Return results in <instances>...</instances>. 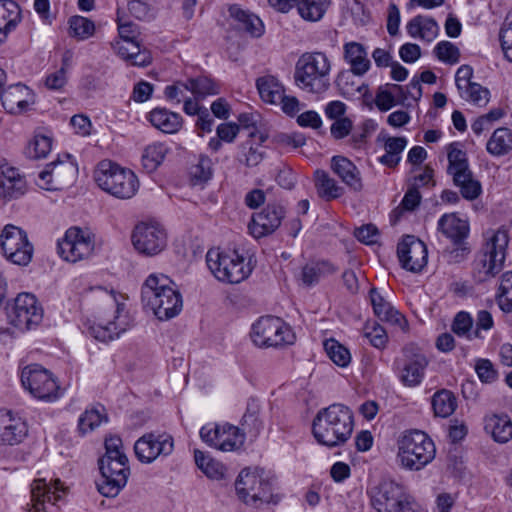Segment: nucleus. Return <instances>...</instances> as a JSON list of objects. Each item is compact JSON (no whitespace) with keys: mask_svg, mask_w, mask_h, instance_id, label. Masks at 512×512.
Returning a JSON list of instances; mask_svg holds the SVG:
<instances>
[{"mask_svg":"<svg viewBox=\"0 0 512 512\" xmlns=\"http://www.w3.org/2000/svg\"><path fill=\"white\" fill-rule=\"evenodd\" d=\"M353 427L352 411L343 404L334 403L317 412L312 423V434L319 444L333 448L347 442Z\"/></svg>","mask_w":512,"mask_h":512,"instance_id":"nucleus-1","label":"nucleus"},{"mask_svg":"<svg viewBox=\"0 0 512 512\" xmlns=\"http://www.w3.org/2000/svg\"><path fill=\"white\" fill-rule=\"evenodd\" d=\"M141 301L161 321L177 316L183 307L182 296L164 274H151L141 288Z\"/></svg>","mask_w":512,"mask_h":512,"instance_id":"nucleus-2","label":"nucleus"},{"mask_svg":"<svg viewBox=\"0 0 512 512\" xmlns=\"http://www.w3.org/2000/svg\"><path fill=\"white\" fill-rule=\"evenodd\" d=\"M331 63L323 52H306L295 68V82L304 91L321 94L330 86Z\"/></svg>","mask_w":512,"mask_h":512,"instance_id":"nucleus-3","label":"nucleus"},{"mask_svg":"<svg viewBox=\"0 0 512 512\" xmlns=\"http://www.w3.org/2000/svg\"><path fill=\"white\" fill-rule=\"evenodd\" d=\"M397 460L403 469L420 471L433 461L436 447L433 440L421 430L403 433L397 442Z\"/></svg>","mask_w":512,"mask_h":512,"instance_id":"nucleus-4","label":"nucleus"},{"mask_svg":"<svg viewBox=\"0 0 512 512\" xmlns=\"http://www.w3.org/2000/svg\"><path fill=\"white\" fill-rule=\"evenodd\" d=\"M94 177L103 191L119 199H130L139 189V181L134 172L110 160L98 164Z\"/></svg>","mask_w":512,"mask_h":512,"instance_id":"nucleus-5","label":"nucleus"},{"mask_svg":"<svg viewBox=\"0 0 512 512\" xmlns=\"http://www.w3.org/2000/svg\"><path fill=\"white\" fill-rule=\"evenodd\" d=\"M235 489L245 504L256 508L264 504L276 505L280 501L279 495L273 494L272 483L258 469H243L236 479Z\"/></svg>","mask_w":512,"mask_h":512,"instance_id":"nucleus-6","label":"nucleus"},{"mask_svg":"<svg viewBox=\"0 0 512 512\" xmlns=\"http://www.w3.org/2000/svg\"><path fill=\"white\" fill-rule=\"evenodd\" d=\"M372 507L377 512H417L418 505L406 492L404 486L383 480L368 491Z\"/></svg>","mask_w":512,"mask_h":512,"instance_id":"nucleus-7","label":"nucleus"},{"mask_svg":"<svg viewBox=\"0 0 512 512\" xmlns=\"http://www.w3.org/2000/svg\"><path fill=\"white\" fill-rule=\"evenodd\" d=\"M206 263L216 279L228 284L240 283L252 272L249 263L237 251L210 249L206 254Z\"/></svg>","mask_w":512,"mask_h":512,"instance_id":"nucleus-8","label":"nucleus"},{"mask_svg":"<svg viewBox=\"0 0 512 512\" xmlns=\"http://www.w3.org/2000/svg\"><path fill=\"white\" fill-rule=\"evenodd\" d=\"M251 339L256 346L268 348L293 344L295 335L279 317L265 316L253 324Z\"/></svg>","mask_w":512,"mask_h":512,"instance_id":"nucleus-9","label":"nucleus"},{"mask_svg":"<svg viewBox=\"0 0 512 512\" xmlns=\"http://www.w3.org/2000/svg\"><path fill=\"white\" fill-rule=\"evenodd\" d=\"M21 383L32 396L39 400L55 401L61 395L60 387L53 374L39 364L23 368Z\"/></svg>","mask_w":512,"mask_h":512,"instance_id":"nucleus-10","label":"nucleus"},{"mask_svg":"<svg viewBox=\"0 0 512 512\" xmlns=\"http://www.w3.org/2000/svg\"><path fill=\"white\" fill-rule=\"evenodd\" d=\"M98 465L101 478L96 483L97 490L105 497H116L130 475L128 460L100 458Z\"/></svg>","mask_w":512,"mask_h":512,"instance_id":"nucleus-11","label":"nucleus"},{"mask_svg":"<svg viewBox=\"0 0 512 512\" xmlns=\"http://www.w3.org/2000/svg\"><path fill=\"white\" fill-rule=\"evenodd\" d=\"M0 243L4 256L10 262L20 266L30 263L33 246L24 230L12 224L6 225L0 235Z\"/></svg>","mask_w":512,"mask_h":512,"instance_id":"nucleus-12","label":"nucleus"},{"mask_svg":"<svg viewBox=\"0 0 512 512\" xmlns=\"http://www.w3.org/2000/svg\"><path fill=\"white\" fill-rule=\"evenodd\" d=\"M201 439L209 446L223 452L239 450L245 442V435L231 424L209 423L200 429Z\"/></svg>","mask_w":512,"mask_h":512,"instance_id":"nucleus-13","label":"nucleus"},{"mask_svg":"<svg viewBox=\"0 0 512 512\" xmlns=\"http://www.w3.org/2000/svg\"><path fill=\"white\" fill-rule=\"evenodd\" d=\"M132 244L144 256L159 254L166 247L167 236L164 228L156 222H141L132 233Z\"/></svg>","mask_w":512,"mask_h":512,"instance_id":"nucleus-14","label":"nucleus"},{"mask_svg":"<svg viewBox=\"0 0 512 512\" xmlns=\"http://www.w3.org/2000/svg\"><path fill=\"white\" fill-rule=\"evenodd\" d=\"M56 160L47 164L39 173L37 185L47 191H58L69 187L75 180L77 167L69 160Z\"/></svg>","mask_w":512,"mask_h":512,"instance_id":"nucleus-15","label":"nucleus"},{"mask_svg":"<svg viewBox=\"0 0 512 512\" xmlns=\"http://www.w3.org/2000/svg\"><path fill=\"white\" fill-rule=\"evenodd\" d=\"M173 450V437L167 433H146L134 444L137 459L145 464L152 463L159 456H168Z\"/></svg>","mask_w":512,"mask_h":512,"instance_id":"nucleus-16","label":"nucleus"},{"mask_svg":"<svg viewBox=\"0 0 512 512\" xmlns=\"http://www.w3.org/2000/svg\"><path fill=\"white\" fill-rule=\"evenodd\" d=\"M113 315L112 318H102L97 324L90 327L91 335L102 342L111 341L124 333L131 325V320L125 312V304L118 303L112 299Z\"/></svg>","mask_w":512,"mask_h":512,"instance_id":"nucleus-17","label":"nucleus"},{"mask_svg":"<svg viewBox=\"0 0 512 512\" xmlns=\"http://www.w3.org/2000/svg\"><path fill=\"white\" fill-rule=\"evenodd\" d=\"M58 254L68 262L75 263L87 258L94 245L88 233L78 227L69 228L63 239L58 241Z\"/></svg>","mask_w":512,"mask_h":512,"instance_id":"nucleus-18","label":"nucleus"},{"mask_svg":"<svg viewBox=\"0 0 512 512\" xmlns=\"http://www.w3.org/2000/svg\"><path fill=\"white\" fill-rule=\"evenodd\" d=\"M13 326L21 330H30L38 325L43 318V310L36 297L30 293H20L14 301L9 315Z\"/></svg>","mask_w":512,"mask_h":512,"instance_id":"nucleus-19","label":"nucleus"},{"mask_svg":"<svg viewBox=\"0 0 512 512\" xmlns=\"http://www.w3.org/2000/svg\"><path fill=\"white\" fill-rule=\"evenodd\" d=\"M429 364L427 357L415 347L404 349L403 363L399 366V379L406 387L419 386L425 376Z\"/></svg>","mask_w":512,"mask_h":512,"instance_id":"nucleus-20","label":"nucleus"},{"mask_svg":"<svg viewBox=\"0 0 512 512\" xmlns=\"http://www.w3.org/2000/svg\"><path fill=\"white\" fill-rule=\"evenodd\" d=\"M397 255L402 268L411 272H419L427 264V247L413 235H406L397 246Z\"/></svg>","mask_w":512,"mask_h":512,"instance_id":"nucleus-21","label":"nucleus"},{"mask_svg":"<svg viewBox=\"0 0 512 512\" xmlns=\"http://www.w3.org/2000/svg\"><path fill=\"white\" fill-rule=\"evenodd\" d=\"M286 214L285 208L277 203L268 204L262 211L255 213L248 228L255 238L272 234L279 228Z\"/></svg>","mask_w":512,"mask_h":512,"instance_id":"nucleus-22","label":"nucleus"},{"mask_svg":"<svg viewBox=\"0 0 512 512\" xmlns=\"http://www.w3.org/2000/svg\"><path fill=\"white\" fill-rule=\"evenodd\" d=\"M65 488L59 479L47 483L45 479H36L31 484L32 506L29 512H48L46 503L54 505L62 499Z\"/></svg>","mask_w":512,"mask_h":512,"instance_id":"nucleus-23","label":"nucleus"},{"mask_svg":"<svg viewBox=\"0 0 512 512\" xmlns=\"http://www.w3.org/2000/svg\"><path fill=\"white\" fill-rule=\"evenodd\" d=\"M3 108L10 114L24 112L30 104L34 103L32 91L24 84L17 83L8 86L1 94Z\"/></svg>","mask_w":512,"mask_h":512,"instance_id":"nucleus-24","label":"nucleus"},{"mask_svg":"<svg viewBox=\"0 0 512 512\" xmlns=\"http://www.w3.org/2000/svg\"><path fill=\"white\" fill-rule=\"evenodd\" d=\"M27 435V426L10 412H0V444L15 445Z\"/></svg>","mask_w":512,"mask_h":512,"instance_id":"nucleus-25","label":"nucleus"},{"mask_svg":"<svg viewBox=\"0 0 512 512\" xmlns=\"http://www.w3.org/2000/svg\"><path fill=\"white\" fill-rule=\"evenodd\" d=\"M370 302L378 319L398 326L402 330L407 327L405 317L386 301L376 288L370 290Z\"/></svg>","mask_w":512,"mask_h":512,"instance_id":"nucleus-26","label":"nucleus"},{"mask_svg":"<svg viewBox=\"0 0 512 512\" xmlns=\"http://www.w3.org/2000/svg\"><path fill=\"white\" fill-rule=\"evenodd\" d=\"M437 230L450 239L453 244L460 245L469 234V224L459 218L456 213H446L440 217Z\"/></svg>","mask_w":512,"mask_h":512,"instance_id":"nucleus-27","label":"nucleus"},{"mask_svg":"<svg viewBox=\"0 0 512 512\" xmlns=\"http://www.w3.org/2000/svg\"><path fill=\"white\" fill-rule=\"evenodd\" d=\"M331 169L353 191L363 188L361 174L355 164L344 156H334L331 159Z\"/></svg>","mask_w":512,"mask_h":512,"instance_id":"nucleus-28","label":"nucleus"},{"mask_svg":"<svg viewBox=\"0 0 512 512\" xmlns=\"http://www.w3.org/2000/svg\"><path fill=\"white\" fill-rule=\"evenodd\" d=\"M509 235L506 230H497L487 241L484 257L492 261V270L503 268L506 259Z\"/></svg>","mask_w":512,"mask_h":512,"instance_id":"nucleus-29","label":"nucleus"},{"mask_svg":"<svg viewBox=\"0 0 512 512\" xmlns=\"http://www.w3.org/2000/svg\"><path fill=\"white\" fill-rule=\"evenodd\" d=\"M344 60L350 65V70L355 76L365 75L370 67L371 62L365 47L358 42H348L344 44Z\"/></svg>","mask_w":512,"mask_h":512,"instance_id":"nucleus-30","label":"nucleus"},{"mask_svg":"<svg viewBox=\"0 0 512 512\" xmlns=\"http://www.w3.org/2000/svg\"><path fill=\"white\" fill-rule=\"evenodd\" d=\"M21 8L14 0H0V45L21 21Z\"/></svg>","mask_w":512,"mask_h":512,"instance_id":"nucleus-31","label":"nucleus"},{"mask_svg":"<svg viewBox=\"0 0 512 512\" xmlns=\"http://www.w3.org/2000/svg\"><path fill=\"white\" fill-rule=\"evenodd\" d=\"M484 430L498 443L512 438V421L507 414H490L484 417Z\"/></svg>","mask_w":512,"mask_h":512,"instance_id":"nucleus-32","label":"nucleus"},{"mask_svg":"<svg viewBox=\"0 0 512 512\" xmlns=\"http://www.w3.org/2000/svg\"><path fill=\"white\" fill-rule=\"evenodd\" d=\"M337 267L327 260L311 261L301 270V281L304 286L316 285L322 278L337 272Z\"/></svg>","mask_w":512,"mask_h":512,"instance_id":"nucleus-33","label":"nucleus"},{"mask_svg":"<svg viewBox=\"0 0 512 512\" xmlns=\"http://www.w3.org/2000/svg\"><path fill=\"white\" fill-rule=\"evenodd\" d=\"M25 181L18 170L7 165L1 167L0 196L4 198H16L23 194Z\"/></svg>","mask_w":512,"mask_h":512,"instance_id":"nucleus-34","label":"nucleus"},{"mask_svg":"<svg viewBox=\"0 0 512 512\" xmlns=\"http://www.w3.org/2000/svg\"><path fill=\"white\" fill-rule=\"evenodd\" d=\"M148 119L155 128L168 134L178 132L183 122L180 114L171 112L166 108L153 109L149 113Z\"/></svg>","mask_w":512,"mask_h":512,"instance_id":"nucleus-35","label":"nucleus"},{"mask_svg":"<svg viewBox=\"0 0 512 512\" xmlns=\"http://www.w3.org/2000/svg\"><path fill=\"white\" fill-rule=\"evenodd\" d=\"M406 30L412 38L431 42L436 38L439 27L433 18L417 15L407 23Z\"/></svg>","mask_w":512,"mask_h":512,"instance_id":"nucleus-36","label":"nucleus"},{"mask_svg":"<svg viewBox=\"0 0 512 512\" xmlns=\"http://www.w3.org/2000/svg\"><path fill=\"white\" fill-rule=\"evenodd\" d=\"M229 15L239 23V28L245 30L253 37H260L264 33L262 20L253 13L243 10L239 5H231Z\"/></svg>","mask_w":512,"mask_h":512,"instance_id":"nucleus-37","label":"nucleus"},{"mask_svg":"<svg viewBox=\"0 0 512 512\" xmlns=\"http://www.w3.org/2000/svg\"><path fill=\"white\" fill-rule=\"evenodd\" d=\"M256 87L261 99L269 104L277 105L285 93L284 86L272 75H265L256 80Z\"/></svg>","mask_w":512,"mask_h":512,"instance_id":"nucleus-38","label":"nucleus"},{"mask_svg":"<svg viewBox=\"0 0 512 512\" xmlns=\"http://www.w3.org/2000/svg\"><path fill=\"white\" fill-rule=\"evenodd\" d=\"M315 187L320 198L331 201L344 194V188L324 170L315 172Z\"/></svg>","mask_w":512,"mask_h":512,"instance_id":"nucleus-39","label":"nucleus"},{"mask_svg":"<svg viewBox=\"0 0 512 512\" xmlns=\"http://www.w3.org/2000/svg\"><path fill=\"white\" fill-rule=\"evenodd\" d=\"M330 4L331 0H297L295 6L302 19L317 22L323 18Z\"/></svg>","mask_w":512,"mask_h":512,"instance_id":"nucleus-40","label":"nucleus"},{"mask_svg":"<svg viewBox=\"0 0 512 512\" xmlns=\"http://www.w3.org/2000/svg\"><path fill=\"white\" fill-rule=\"evenodd\" d=\"M488 153L503 156L512 150V130L507 127L497 128L486 144Z\"/></svg>","mask_w":512,"mask_h":512,"instance_id":"nucleus-41","label":"nucleus"},{"mask_svg":"<svg viewBox=\"0 0 512 512\" xmlns=\"http://www.w3.org/2000/svg\"><path fill=\"white\" fill-rule=\"evenodd\" d=\"M457 143H451L448 150V173L453 176V181H458L465 173L470 172L466 153L459 149Z\"/></svg>","mask_w":512,"mask_h":512,"instance_id":"nucleus-42","label":"nucleus"},{"mask_svg":"<svg viewBox=\"0 0 512 512\" xmlns=\"http://www.w3.org/2000/svg\"><path fill=\"white\" fill-rule=\"evenodd\" d=\"M432 407L436 416L446 418L456 410L457 399L451 391L442 389L433 395Z\"/></svg>","mask_w":512,"mask_h":512,"instance_id":"nucleus-43","label":"nucleus"},{"mask_svg":"<svg viewBox=\"0 0 512 512\" xmlns=\"http://www.w3.org/2000/svg\"><path fill=\"white\" fill-rule=\"evenodd\" d=\"M194 458L197 467L208 477L220 480L225 477V467L220 462L210 458L200 450L194 451Z\"/></svg>","mask_w":512,"mask_h":512,"instance_id":"nucleus-44","label":"nucleus"},{"mask_svg":"<svg viewBox=\"0 0 512 512\" xmlns=\"http://www.w3.org/2000/svg\"><path fill=\"white\" fill-rule=\"evenodd\" d=\"M168 148L161 142H155L148 145L142 155L143 167L147 172L155 171L164 161Z\"/></svg>","mask_w":512,"mask_h":512,"instance_id":"nucleus-45","label":"nucleus"},{"mask_svg":"<svg viewBox=\"0 0 512 512\" xmlns=\"http://www.w3.org/2000/svg\"><path fill=\"white\" fill-rule=\"evenodd\" d=\"M189 91L194 95L195 99H204L210 95L219 93V86L207 76L190 78L187 80Z\"/></svg>","mask_w":512,"mask_h":512,"instance_id":"nucleus-46","label":"nucleus"},{"mask_svg":"<svg viewBox=\"0 0 512 512\" xmlns=\"http://www.w3.org/2000/svg\"><path fill=\"white\" fill-rule=\"evenodd\" d=\"M107 420L104 407L87 409L79 418L78 429L82 434L93 431L103 421Z\"/></svg>","mask_w":512,"mask_h":512,"instance_id":"nucleus-47","label":"nucleus"},{"mask_svg":"<svg viewBox=\"0 0 512 512\" xmlns=\"http://www.w3.org/2000/svg\"><path fill=\"white\" fill-rule=\"evenodd\" d=\"M324 349L329 358L340 367H346L351 362L349 350L335 339L326 340L324 342Z\"/></svg>","mask_w":512,"mask_h":512,"instance_id":"nucleus-48","label":"nucleus"},{"mask_svg":"<svg viewBox=\"0 0 512 512\" xmlns=\"http://www.w3.org/2000/svg\"><path fill=\"white\" fill-rule=\"evenodd\" d=\"M94 23L83 16H73L69 19V33L71 36L85 40L93 35Z\"/></svg>","mask_w":512,"mask_h":512,"instance_id":"nucleus-49","label":"nucleus"},{"mask_svg":"<svg viewBox=\"0 0 512 512\" xmlns=\"http://www.w3.org/2000/svg\"><path fill=\"white\" fill-rule=\"evenodd\" d=\"M473 318L468 312H458L452 322L451 330L459 337H465L468 340L474 339Z\"/></svg>","mask_w":512,"mask_h":512,"instance_id":"nucleus-50","label":"nucleus"},{"mask_svg":"<svg viewBox=\"0 0 512 512\" xmlns=\"http://www.w3.org/2000/svg\"><path fill=\"white\" fill-rule=\"evenodd\" d=\"M454 184L460 187L463 198L470 201L478 198L482 193L481 183L473 178L471 171L465 173L458 181H454Z\"/></svg>","mask_w":512,"mask_h":512,"instance_id":"nucleus-51","label":"nucleus"},{"mask_svg":"<svg viewBox=\"0 0 512 512\" xmlns=\"http://www.w3.org/2000/svg\"><path fill=\"white\" fill-rule=\"evenodd\" d=\"M52 140L44 135H36L26 148V155L31 159L45 158L51 151Z\"/></svg>","mask_w":512,"mask_h":512,"instance_id":"nucleus-52","label":"nucleus"},{"mask_svg":"<svg viewBox=\"0 0 512 512\" xmlns=\"http://www.w3.org/2000/svg\"><path fill=\"white\" fill-rule=\"evenodd\" d=\"M460 96L477 106H485L489 102L490 92L478 83H472L469 87L459 92Z\"/></svg>","mask_w":512,"mask_h":512,"instance_id":"nucleus-53","label":"nucleus"},{"mask_svg":"<svg viewBox=\"0 0 512 512\" xmlns=\"http://www.w3.org/2000/svg\"><path fill=\"white\" fill-rule=\"evenodd\" d=\"M213 174L212 160L205 155H201L197 164L190 168V175L195 183L208 181Z\"/></svg>","mask_w":512,"mask_h":512,"instance_id":"nucleus-54","label":"nucleus"},{"mask_svg":"<svg viewBox=\"0 0 512 512\" xmlns=\"http://www.w3.org/2000/svg\"><path fill=\"white\" fill-rule=\"evenodd\" d=\"M422 196L417 187H408L400 205L393 210V215L399 218L403 211H413L421 203Z\"/></svg>","mask_w":512,"mask_h":512,"instance_id":"nucleus-55","label":"nucleus"},{"mask_svg":"<svg viewBox=\"0 0 512 512\" xmlns=\"http://www.w3.org/2000/svg\"><path fill=\"white\" fill-rule=\"evenodd\" d=\"M436 57L445 63L456 64L459 62L460 51L453 43L441 41L434 48Z\"/></svg>","mask_w":512,"mask_h":512,"instance_id":"nucleus-56","label":"nucleus"},{"mask_svg":"<svg viewBox=\"0 0 512 512\" xmlns=\"http://www.w3.org/2000/svg\"><path fill=\"white\" fill-rule=\"evenodd\" d=\"M475 372L482 383L491 384L498 378V372L493 363L486 358L476 360Z\"/></svg>","mask_w":512,"mask_h":512,"instance_id":"nucleus-57","label":"nucleus"},{"mask_svg":"<svg viewBox=\"0 0 512 512\" xmlns=\"http://www.w3.org/2000/svg\"><path fill=\"white\" fill-rule=\"evenodd\" d=\"M499 38L505 58L512 62V13L507 15L501 27Z\"/></svg>","mask_w":512,"mask_h":512,"instance_id":"nucleus-58","label":"nucleus"},{"mask_svg":"<svg viewBox=\"0 0 512 512\" xmlns=\"http://www.w3.org/2000/svg\"><path fill=\"white\" fill-rule=\"evenodd\" d=\"M101 458L128 460L123 452V443L120 437L110 436L105 439V454Z\"/></svg>","mask_w":512,"mask_h":512,"instance_id":"nucleus-59","label":"nucleus"},{"mask_svg":"<svg viewBox=\"0 0 512 512\" xmlns=\"http://www.w3.org/2000/svg\"><path fill=\"white\" fill-rule=\"evenodd\" d=\"M492 261L483 256L477 264L474 271V278L477 282H485L490 278H493L496 274H498L503 268H497L495 270L491 269Z\"/></svg>","mask_w":512,"mask_h":512,"instance_id":"nucleus-60","label":"nucleus"},{"mask_svg":"<svg viewBox=\"0 0 512 512\" xmlns=\"http://www.w3.org/2000/svg\"><path fill=\"white\" fill-rule=\"evenodd\" d=\"M375 104L381 111H388L396 105L393 92L388 88V83L378 88L375 97Z\"/></svg>","mask_w":512,"mask_h":512,"instance_id":"nucleus-61","label":"nucleus"},{"mask_svg":"<svg viewBox=\"0 0 512 512\" xmlns=\"http://www.w3.org/2000/svg\"><path fill=\"white\" fill-rule=\"evenodd\" d=\"M186 91H189L188 82L178 81L165 87L164 96L168 101H173L179 104L181 101L186 99Z\"/></svg>","mask_w":512,"mask_h":512,"instance_id":"nucleus-62","label":"nucleus"},{"mask_svg":"<svg viewBox=\"0 0 512 512\" xmlns=\"http://www.w3.org/2000/svg\"><path fill=\"white\" fill-rule=\"evenodd\" d=\"M128 10L133 17L139 20L148 21L153 18L150 5L142 0L129 1Z\"/></svg>","mask_w":512,"mask_h":512,"instance_id":"nucleus-63","label":"nucleus"},{"mask_svg":"<svg viewBox=\"0 0 512 512\" xmlns=\"http://www.w3.org/2000/svg\"><path fill=\"white\" fill-rule=\"evenodd\" d=\"M355 237L362 243L371 245L377 242L379 231L373 224H366L355 230Z\"/></svg>","mask_w":512,"mask_h":512,"instance_id":"nucleus-64","label":"nucleus"}]
</instances>
